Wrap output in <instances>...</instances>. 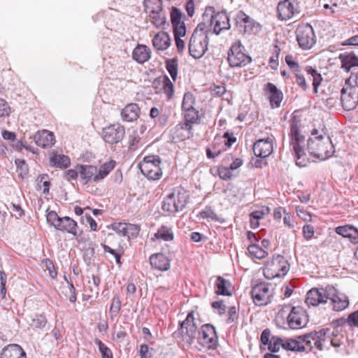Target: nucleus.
Returning a JSON list of instances; mask_svg holds the SVG:
<instances>
[{"instance_id":"nucleus-55","label":"nucleus","mask_w":358,"mask_h":358,"mask_svg":"<svg viewBox=\"0 0 358 358\" xmlns=\"http://www.w3.org/2000/svg\"><path fill=\"white\" fill-rule=\"evenodd\" d=\"M331 333V329L329 328L322 329L318 331H316L317 336L319 337L318 338L322 344L327 340L330 341L332 339Z\"/></svg>"},{"instance_id":"nucleus-61","label":"nucleus","mask_w":358,"mask_h":358,"mask_svg":"<svg viewBox=\"0 0 358 358\" xmlns=\"http://www.w3.org/2000/svg\"><path fill=\"white\" fill-rule=\"evenodd\" d=\"M280 48L278 46H274L273 54L269 59V65L271 67H275L278 66V58L280 53Z\"/></svg>"},{"instance_id":"nucleus-23","label":"nucleus","mask_w":358,"mask_h":358,"mask_svg":"<svg viewBox=\"0 0 358 358\" xmlns=\"http://www.w3.org/2000/svg\"><path fill=\"white\" fill-rule=\"evenodd\" d=\"M0 358H26V353L20 345L10 344L3 349Z\"/></svg>"},{"instance_id":"nucleus-10","label":"nucleus","mask_w":358,"mask_h":358,"mask_svg":"<svg viewBox=\"0 0 358 358\" xmlns=\"http://www.w3.org/2000/svg\"><path fill=\"white\" fill-rule=\"evenodd\" d=\"M296 40L299 46L303 50H308L315 43L313 29L309 24H299L296 29Z\"/></svg>"},{"instance_id":"nucleus-17","label":"nucleus","mask_w":358,"mask_h":358,"mask_svg":"<svg viewBox=\"0 0 358 358\" xmlns=\"http://www.w3.org/2000/svg\"><path fill=\"white\" fill-rule=\"evenodd\" d=\"M270 266L271 268L269 269L275 272L272 278L282 277L287 274L289 269V264L287 260L282 255L274 256Z\"/></svg>"},{"instance_id":"nucleus-24","label":"nucleus","mask_w":358,"mask_h":358,"mask_svg":"<svg viewBox=\"0 0 358 358\" xmlns=\"http://www.w3.org/2000/svg\"><path fill=\"white\" fill-rule=\"evenodd\" d=\"M336 234L348 238L352 244L358 243V229L351 225L340 226L336 228Z\"/></svg>"},{"instance_id":"nucleus-1","label":"nucleus","mask_w":358,"mask_h":358,"mask_svg":"<svg viewBox=\"0 0 358 358\" xmlns=\"http://www.w3.org/2000/svg\"><path fill=\"white\" fill-rule=\"evenodd\" d=\"M326 130L324 127L320 130L313 129L307 142V150L309 153L323 160L331 157L335 152L334 146Z\"/></svg>"},{"instance_id":"nucleus-41","label":"nucleus","mask_w":358,"mask_h":358,"mask_svg":"<svg viewBox=\"0 0 358 358\" xmlns=\"http://www.w3.org/2000/svg\"><path fill=\"white\" fill-rule=\"evenodd\" d=\"M122 307V302L120 300V297L119 295L116 294L113 296L110 310H109V314L111 317V319L115 318L118 315L120 310H121Z\"/></svg>"},{"instance_id":"nucleus-44","label":"nucleus","mask_w":358,"mask_h":358,"mask_svg":"<svg viewBox=\"0 0 358 358\" xmlns=\"http://www.w3.org/2000/svg\"><path fill=\"white\" fill-rule=\"evenodd\" d=\"M248 249L251 255L259 259L264 258L268 255L266 251L255 244L249 245Z\"/></svg>"},{"instance_id":"nucleus-20","label":"nucleus","mask_w":358,"mask_h":358,"mask_svg":"<svg viewBox=\"0 0 358 358\" xmlns=\"http://www.w3.org/2000/svg\"><path fill=\"white\" fill-rule=\"evenodd\" d=\"M255 155L261 158L268 157L273 152V143L270 138L259 139L253 145Z\"/></svg>"},{"instance_id":"nucleus-15","label":"nucleus","mask_w":358,"mask_h":358,"mask_svg":"<svg viewBox=\"0 0 358 358\" xmlns=\"http://www.w3.org/2000/svg\"><path fill=\"white\" fill-rule=\"evenodd\" d=\"M341 94L343 108L345 110L355 109L358 103V88L343 87Z\"/></svg>"},{"instance_id":"nucleus-31","label":"nucleus","mask_w":358,"mask_h":358,"mask_svg":"<svg viewBox=\"0 0 358 358\" xmlns=\"http://www.w3.org/2000/svg\"><path fill=\"white\" fill-rule=\"evenodd\" d=\"M163 85V91L166 94L167 99H171L174 93V86L169 78L164 75L163 76L155 78L152 83L154 87H157V85L160 83Z\"/></svg>"},{"instance_id":"nucleus-45","label":"nucleus","mask_w":358,"mask_h":358,"mask_svg":"<svg viewBox=\"0 0 358 358\" xmlns=\"http://www.w3.org/2000/svg\"><path fill=\"white\" fill-rule=\"evenodd\" d=\"M195 104V98L194 95L191 92H186L184 94L182 103V109L189 110L190 108H194Z\"/></svg>"},{"instance_id":"nucleus-8","label":"nucleus","mask_w":358,"mask_h":358,"mask_svg":"<svg viewBox=\"0 0 358 358\" xmlns=\"http://www.w3.org/2000/svg\"><path fill=\"white\" fill-rule=\"evenodd\" d=\"M203 20L209 17L210 26H213V33L219 34L223 30H228L231 25L229 17L225 11L218 12L215 14L213 7H208L203 15Z\"/></svg>"},{"instance_id":"nucleus-48","label":"nucleus","mask_w":358,"mask_h":358,"mask_svg":"<svg viewBox=\"0 0 358 358\" xmlns=\"http://www.w3.org/2000/svg\"><path fill=\"white\" fill-rule=\"evenodd\" d=\"M47 324V319L43 315H36L35 317L31 320L30 326L36 329H43Z\"/></svg>"},{"instance_id":"nucleus-60","label":"nucleus","mask_w":358,"mask_h":358,"mask_svg":"<svg viewBox=\"0 0 358 358\" xmlns=\"http://www.w3.org/2000/svg\"><path fill=\"white\" fill-rule=\"evenodd\" d=\"M127 223L118 222L112 224V229L118 235L125 236Z\"/></svg>"},{"instance_id":"nucleus-46","label":"nucleus","mask_w":358,"mask_h":358,"mask_svg":"<svg viewBox=\"0 0 358 358\" xmlns=\"http://www.w3.org/2000/svg\"><path fill=\"white\" fill-rule=\"evenodd\" d=\"M283 338L278 336H272L268 344V349L271 352H278L282 345Z\"/></svg>"},{"instance_id":"nucleus-27","label":"nucleus","mask_w":358,"mask_h":358,"mask_svg":"<svg viewBox=\"0 0 358 358\" xmlns=\"http://www.w3.org/2000/svg\"><path fill=\"white\" fill-rule=\"evenodd\" d=\"M140 108L136 103L127 105L121 111L122 119L125 122H133L139 116Z\"/></svg>"},{"instance_id":"nucleus-9","label":"nucleus","mask_w":358,"mask_h":358,"mask_svg":"<svg viewBox=\"0 0 358 358\" xmlns=\"http://www.w3.org/2000/svg\"><path fill=\"white\" fill-rule=\"evenodd\" d=\"M215 328L210 324H203L199 331L198 343L208 350L216 349L218 345Z\"/></svg>"},{"instance_id":"nucleus-51","label":"nucleus","mask_w":358,"mask_h":358,"mask_svg":"<svg viewBox=\"0 0 358 358\" xmlns=\"http://www.w3.org/2000/svg\"><path fill=\"white\" fill-rule=\"evenodd\" d=\"M199 215L203 219L210 218L212 220L219 221L220 222H223V220H221L211 208H206L200 212Z\"/></svg>"},{"instance_id":"nucleus-12","label":"nucleus","mask_w":358,"mask_h":358,"mask_svg":"<svg viewBox=\"0 0 358 358\" xmlns=\"http://www.w3.org/2000/svg\"><path fill=\"white\" fill-rule=\"evenodd\" d=\"M124 134V127L118 123L104 127L101 132L103 141L110 145L117 144L121 142Z\"/></svg>"},{"instance_id":"nucleus-35","label":"nucleus","mask_w":358,"mask_h":358,"mask_svg":"<svg viewBox=\"0 0 358 358\" xmlns=\"http://www.w3.org/2000/svg\"><path fill=\"white\" fill-rule=\"evenodd\" d=\"M144 10L148 15L157 14V12L163 10L162 0H144Z\"/></svg>"},{"instance_id":"nucleus-49","label":"nucleus","mask_w":358,"mask_h":358,"mask_svg":"<svg viewBox=\"0 0 358 358\" xmlns=\"http://www.w3.org/2000/svg\"><path fill=\"white\" fill-rule=\"evenodd\" d=\"M140 229V227L137 224L127 223L125 236L129 239L136 238L139 234Z\"/></svg>"},{"instance_id":"nucleus-18","label":"nucleus","mask_w":358,"mask_h":358,"mask_svg":"<svg viewBox=\"0 0 358 358\" xmlns=\"http://www.w3.org/2000/svg\"><path fill=\"white\" fill-rule=\"evenodd\" d=\"M236 21L240 27L243 28L245 33L256 32L260 28L259 23L255 22L252 18L242 10L237 13Z\"/></svg>"},{"instance_id":"nucleus-13","label":"nucleus","mask_w":358,"mask_h":358,"mask_svg":"<svg viewBox=\"0 0 358 358\" xmlns=\"http://www.w3.org/2000/svg\"><path fill=\"white\" fill-rule=\"evenodd\" d=\"M268 286L266 282H260L252 287L250 293L257 306H265L271 302Z\"/></svg>"},{"instance_id":"nucleus-56","label":"nucleus","mask_w":358,"mask_h":358,"mask_svg":"<svg viewBox=\"0 0 358 358\" xmlns=\"http://www.w3.org/2000/svg\"><path fill=\"white\" fill-rule=\"evenodd\" d=\"M343 87L358 88V73L352 72L350 76L345 80Z\"/></svg>"},{"instance_id":"nucleus-62","label":"nucleus","mask_w":358,"mask_h":358,"mask_svg":"<svg viewBox=\"0 0 358 358\" xmlns=\"http://www.w3.org/2000/svg\"><path fill=\"white\" fill-rule=\"evenodd\" d=\"M315 234L314 227L310 224H305L303 227V235L304 238L310 240L313 238Z\"/></svg>"},{"instance_id":"nucleus-6","label":"nucleus","mask_w":358,"mask_h":358,"mask_svg":"<svg viewBox=\"0 0 358 358\" xmlns=\"http://www.w3.org/2000/svg\"><path fill=\"white\" fill-rule=\"evenodd\" d=\"M188 199L189 195L184 189H175L164 198L162 208L169 213L181 211L185 208Z\"/></svg>"},{"instance_id":"nucleus-32","label":"nucleus","mask_w":358,"mask_h":358,"mask_svg":"<svg viewBox=\"0 0 358 358\" xmlns=\"http://www.w3.org/2000/svg\"><path fill=\"white\" fill-rule=\"evenodd\" d=\"M231 287V282L224 279L222 276L217 277V280L215 284V293L217 295H222V296H231L232 292L230 290V288Z\"/></svg>"},{"instance_id":"nucleus-14","label":"nucleus","mask_w":358,"mask_h":358,"mask_svg":"<svg viewBox=\"0 0 358 358\" xmlns=\"http://www.w3.org/2000/svg\"><path fill=\"white\" fill-rule=\"evenodd\" d=\"M240 45L234 44L228 54V61L230 67H244L252 62L250 57L239 50Z\"/></svg>"},{"instance_id":"nucleus-36","label":"nucleus","mask_w":358,"mask_h":358,"mask_svg":"<svg viewBox=\"0 0 358 358\" xmlns=\"http://www.w3.org/2000/svg\"><path fill=\"white\" fill-rule=\"evenodd\" d=\"M50 163L56 167L61 169L67 168L70 164V159L68 156L64 155H57L53 153L50 158Z\"/></svg>"},{"instance_id":"nucleus-64","label":"nucleus","mask_w":358,"mask_h":358,"mask_svg":"<svg viewBox=\"0 0 358 358\" xmlns=\"http://www.w3.org/2000/svg\"><path fill=\"white\" fill-rule=\"evenodd\" d=\"M139 355L141 358H151L152 353L150 352V348L146 344H142L140 348Z\"/></svg>"},{"instance_id":"nucleus-54","label":"nucleus","mask_w":358,"mask_h":358,"mask_svg":"<svg viewBox=\"0 0 358 358\" xmlns=\"http://www.w3.org/2000/svg\"><path fill=\"white\" fill-rule=\"evenodd\" d=\"M217 173L219 177L224 180H229L233 176L231 170L226 166H219L217 168Z\"/></svg>"},{"instance_id":"nucleus-21","label":"nucleus","mask_w":358,"mask_h":358,"mask_svg":"<svg viewBox=\"0 0 358 358\" xmlns=\"http://www.w3.org/2000/svg\"><path fill=\"white\" fill-rule=\"evenodd\" d=\"M33 138L38 146L43 148L52 146L55 142L54 134L45 129L37 131Z\"/></svg>"},{"instance_id":"nucleus-26","label":"nucleus","mask_w":358,"mask_h":358,"mask_svg":"<svg viewBox=\"0 0 358 358\" xmlns=\"http://www.w3.org/2000/svg\"><path fill=\"white\" fill-rule=\"evenodd\" d=\"M77 229V222L67 216L61 217L59 223L57 224V230L66 231L76 237L78 236Z\"/></svg>"},{"instance_id":"nucleus-34","label":"nucleus","mask_w":358,"mask_h":358,"mask_svg":"<svg viewBox=\"0 0 358 358\" xmlns=\"http://www.w3.org/2000/svg\"><path fill=\"white\" fill-rule=\"evenodd\" d=\"M282 348L285 350L292 352H304L306 347L303 344L300 343L299 336L296 339L294 338H285L282 341Z\"/></svg>"},{"instance_id":"nucleus-39","label":"nucleus","mask_w":358,"mask_h":358,"mask_svg":"<svg viewBox=\"0 0 358 358\" xmlns=\"http://www.w3.org/2000/svg\"><path fill=\"white\" fill-rule=\"evenodd\" d=\"M129 150L135 151L143 145L141 138L136 130H134L129 136Z\"/></svg>"},{"instance_id":"nucleus-16","label":"nucleus","mask_w":358,"mask_h":358,"mask_svg":"<svg viewBox=\"0 0 358 358\" xmlns=\"http://www.w3.org/2000/svg\"><path fill=\"white\" fill-rule=\"evenodd\" d=\"M277 11L279 18L282 20H289L299 13L297 3L291 2L290 0L280 1L278 5Z\"/></svg>"},{"instance_id":"nucleus-37","label":"nucleus","mask_w":358,"mask_h":358,"mask_svg":"<svg viewBox=\"0 0 358 358\" xmlns=\"http://www.w3.org/2000/svg\"><path fill=\"white\" fill-rule=\"evenodd\" d=\"M341 67H358V57L353 53L341 54Z\"/></svg>"},{"instance_id":"nucleus-33","label":"nucleus","mask_w":358,"mask_h":358,"mask_svg":"<svg viewBox=\"0 0 358 358\" xmlns=\"http://www.w3.org/2000/svg\"><path fill=\"white\" fill-rule=\"evenodd\" d=\"M185 120L186 122L184 125L180 126L181 129H185L188 131V136L192 128L191 124L195 123L199 119V111L195 108H190L189 110H185Z\"/></svg>"},{"instance_id":"nucleus-3","label":"nucleus","mask_w":358,"mask_h":358,"mask_svg":"<svg viewBox=\"0 0 358 358\" xmlns=\"http://www.w3.org/2000/svg\"><path fill=\"white\" fill-rule=\"evenodd\" d=\"M209 27L200 23L194 29L189 43V52L194 58L201 57L208 49Z\"/></svg>"},{"instance_id":"nucleus-63","label":"nucleus","mask_w":358,"mask_h":358,"mask_svg":"<svg viewBox=\"0 0 358 358\" xmlns=\"http://www.w3.org/2000/svg\"><path fill=\"white\" fill-rule=\"evenodd\" d=\"M347 320L350 327H358V310L350 313Z\"/></svg>"},{"instance_id":"nucleus-57","label":"nucleus","mask_w":358,"mask_h":358,"mask_svg":"<svg viewBox=\"0 0 358 358\" xmlns=\"http://www.w3.org/2000/svg\"><path fill=\"white\" fill-rule=\"evenodd\" d=\"M10 113L11 109L7 101L0 99V117L8 116Z\"/></svg>"},{"instance_id":"nucleus-52","label":"nucleus","mask_w":358,"mask_h":358,"mask_svg":"<svg viewBox=\"0 0 358 358\" xmlns=\"http://www.w3.org/2000/svg\"><path fill=\"white\" fill-rule=\"evenodd\" d=\"M46 220L48 224L53 226L56 229H57V224H59L61 217L57 215V213L55 211H48Z\"/></svg>"},{"instance_id":"nucleus-19","label":"nucleus","mask_w":358,"mask_h":358,"mask_svg":"<svg viewBox=\"0 0 358 358\" xmlns=\"http://www.w3.org/2000/svg\"><path fill=\"white\" fill-rule=\"evenodd\" d=\"M264 90L265 94L268 96L271 106L273 108L280 107L283 98L282 92L271 83L265 84Z\"/></svg>"},{"instance_id":"nucleus-22","label":"nucleus","mask_w":358,"mask_h":358,"mask_svg":"<svg viewBox=\"0 0 358 358\" xmlns=\"http://www.w3.org/2000/svg\"><path fill=\"white\" fill-rule=\"evenodd\" d=\"M150 263L153 268L164 271L170 268V260L162 253L152 255Z\"/></svg>"},{"instance_id":"nucleus-47","label":"nucleus","mask_w":358,"mask_h":358,"mask_svg":"<svg viewBox=\"0 0 358 358\" xmlns=\"http://www.w3.org/2000/svg\"><path fill=\"white\" fill-rule=\"evenodd\" d=\"M94 343L98 345L102 358H113L112 351L101 340L96 338Z\"/></svg>"},{"instance_id":"nucleus-29","label":"nucleus","mask_w":358,"mask_h":358,"mask_svg":"<svg viewBox=\"0 0 358 358\" xmlns=\"http://www.w3.org/2000/svg\"><path fill=\"white\" fill-rule=\"evenodd\" d=\"M152 45L158 50H164L170 46L171 38L166 32L159 31L154 36Z\"/></svg>"},{"instance_id":"nucleus-59","label":"nucleus","mask_w":358,"mask_h":358,"mask_svg":"<svg viewBox=\"0 0 358 358\" xmlns=\"http://www.w3.org/2000/svg\"><path fill=\"white\" fill-rule=\"evenodd\" d=\"M48 176L46 175V174H43V175H41L40 176L37 180L39 182H41L43 183V194H47L49 193V189H50V181L48 180Z\"/></svg>"},{"instance_id":"nucleus-7","label":"nucleus","mask_w":358,"mask_h":358,"mask_svg":"<svg viewBox=\"0 0 358 358\" xmlns=\"http://www.w3.org/2000/svg\"><path fill=\"white\" fill-rule=\"evenodd\" d=\"M161 159L157 155H149L138 164L141 172L149 180H159L162 176Z\"/></svg>"},{"instance_id":"nucleus-30","label":"nucleus","mask_w":358,"mask_h":358,"mask_svg":"<svg viewBox=\"0 0 358 358\" xmlns=\"http://www.w3.org/2000/svg\"><path fill=\"white\" fill-rule=\"evenodd\" d=\"M306 302L308 306H316L320 303H325L321 288H313L306 295Z\"/></svg>"},{"instance_id":"nucleus-25","label":"nucleus","mask_w":358,"mask_h":358,"mask_svg":"<svg viewBox=\"0 0 358 358\" xmlns=\"http://www.w3.org/2000/svg\"><path fill=\"white\" fill-rule=\"evenodd\" d=\"M151 57V50L145 45H138L132 52V57L139 64H143Z\"/></svg>"},{"instance_id":"nucleus-40","label":"nucleus","mask_w":358,"mask_h":358,"mask_svg":"<svg viewBox=\"0 0 358 358\" xmlns=\"http://www.w3.org/2000/svg\"><path fill=\"white\" fill-rule=\"evenodd\" d=\"M333 309L336 311H341L345 309L349 306V301L345 296H340L337 294L331 301Z\"/></svg>"},{"instance_id":"nucleus-53","label":"nucleus","mask_w":358,"mask_h":358,"mask_svg":"<svg viewBox=\"0 0 358 358\" xmlns=\"http://www.w3.org/2000/svg\"><path fill=\"white\" fill-rule=\"evenodd\" d=\"M182 13L177 8L173 7L171 12V20L172 25L178 24L183 22L182 21Z\"/></svg>"},{"instance_id":"nucleus-28","label":"nucleus","mask_w":358,"mask_h":358,"mask_svg":"<svg viewBox=\"0 0 358 358\" xmlns=\"http://www.w3.org/2000/svg\"><path fill=\"white\" fill-rule=\"evenodd\" d=\"M318 338L319 337L317 336L316 331L299 336L300 343L301 344L305 343L306 346L310 348V350H311L313 348V345L312 344L313 341L314 342V346H315L319 350H322L323 344L320 343Z\"/></svg>"},{"instance_id":"nucleus-2","label":"nucleus","mask_w":358,"mask_h":358,"mask_svg":"<svg viewBox=\"0 0 358 358\" xmlns=\"http://www.w3.org/2000/svg\"><path fill=\"white\" fill-rule=\"evenodd\" d=\"M289 144L296 158V164L301 167L304 166L306 163L304 159L302 158L305 156V150L301 144L304 143L305 136L301 134V132L302 123L300 117L296 115L292 116L289 120Z\"/></svg>"},{"instance_id":"nucleus-4","label":"nucleus","mask_w":358,"mask_h":358,"mask_svg":"<svg viewBox=\"0 0 358 358\" xmlns=\"http://www.w3.org/2000/svg\"><path fill=\"white\" fill-rule=\"evenodd\" d=\"M197 333V327L194 322V313H189L186 319L180 323L179 328L173 333V337L178 342L186 346H190L194 343Z\"/></svg>"},{"instance_id":"nucleus-58","label":"nucleus","mask_w":358,"mask_h":358,"mask_svg":"<svg viewBox=\"0 0 358 358\" xmlns=\"http://www.w3.org/2000/svg\"><path fill=\"white\" fill-rule=\"evenodd\" d=\"M174 37H182L186 34V27L184 22L173 25Z\"/></svg>"},{"instance_id":"nucleus-50","label":"nucleus","mask_w":358,"mask_h":358,"mask_svg":"<svg viewBox=\"0 0 358 358\" xmlns=\"http://www.w3.org/2000/svg\"><path fill=\"white\" fill-rule=\"evenodd\" d=\"M321 292L324 299H325V303H327L328 299L331 301L338 294L337 290L332 285H327L325 288H321Z\"/></svg>"},{"instance_id":"nucleus-11","label":"nucleus","mask_w":358,"mask_h":358,"mask_svg":"<svg viewBox=\"0 0 358 358\" xmlns=\"http://www.w3.org/2000/svg\"><path fill=\"white\" fill-rule=\"evenodd\" d=\"M287 321L290 329H301L308 324V315L302 307L294 306L287 316Z\"/></svg>"},{"instance_id":"nucleus-5","label":"nucleus","mask_w":358,"mask_h":358,"mask_svg":"<svg viewBox=\"0 0 358 358\" xmlns=\"http://www.w3.org/2000/svg\"><path fill=\"white\" fill-rule=\"evenodd\" d=\"M113 168V162L103 164L99 169L92 165H78L80 177L85 185L91 181L98 182L103 179Z\"/></svg>"},{"instance_id":"nucleus-38","label":"nucleus","mask_w":358,"mask_h":358,"mask_svg":"<svg viewBox=\"0 0 358 358\" xmlns=\"http://www.w3.org/2000/svg\"><path fill=\"white\" fill-rule=\"evenodd\" d=\"M150 22L157 29L164 28L166 24V13L164 10L157 12V14L153 13L149 15Z\"/></svg>"},{"instance_id":"nucleus-43","label":"nucleus","mask_w":358,"mask_h":358,"mask_svg":"<svg viewBox=\"0 0 358 358\" xmlns=\"http://www.w3.org/2000/svg\"><path fill=\"white\" fill-rule=\"evenodd\" d=\"M307 72L313 78V85L314 92H317V88L320 86L322 80H323L320 73H318L316 69H308Z\"/></svg>"},{"instance_id":"nucleus-42","label":"nucleus","mask_w":358,"mask_h":358,"mask_svg":"<svg viewBox=\"0 0 358 358\" xmlns=\"http://www.w3.org/2000/svg\"><path fill=\"white\" fill-rule=\"evenodd\" d=\"M157 238H161L165 241H170L173 239L172 230L166 226H162L155 234Z\"/></svg>"}]
</instances>
